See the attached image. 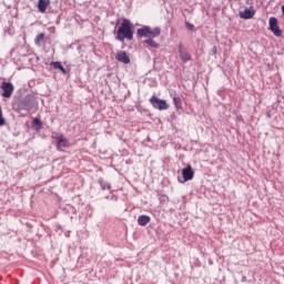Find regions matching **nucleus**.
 Returning a JSON list of instances; mask_svg holds the SVG:
<instances>
[{
	"label": "nucleus",
	"instance_id": "f257e3e1",
	"mask_svg": "<svg viewBox=\"0 0 284 284\" xmlns=\"http://www.w3.org/2000/svg\"><path fill=\"white\" fill-rule=\"evenodd\" d=\"M133 28H134V24H132V21H130L125 18L122 19V23L118 28V31L115 34L116 41H121V43H123L125 41V39L128 41H132V39H134Z\"/></svg>",
	"mask_w": 284,
	"mask_h": 284
},
{
	"label": "nucleus",
	"instance_id": "f03ea898",
	"mask_svg": "<svg viewBox=\"0 0 284 284\" xmlns=\"http://www.w3.org/2000/svg\"><path fill=\"white\" fill-rule=\"evenodd\" d=\"M32 108H34V102H32L30 97L20 98L13 103V110L22 116H28L32 111Z\"/></svg>",
	"mask_w": 284,
	"mask_h": 284
},
{
	"label": "nucleus",
	"instance_id": "7ed1b4c3",
	"mask_svg": "<svg viewBox=\"0 0 284 284\" xmlns=\"http://www.w3.org/2000/svg\"><path fill=\"white\" fill-rule=\"evenodd\" d=\"M136 34L140 37V39H156V37H161V28L155 27L152 29L148 26H143L141 29L136 30Z\"/></svg>",
	"mask_w": 284,
	"mask_h": 284
},
{
	"label": "nucleus",
	"instance_id": "20e7f679",
	"mask_svg": "<svg viewBox=\"0 0 284 284\" xmlns=\"http://www.w3.org/2000/svg\"><path fill=\"white\" fill-rule=\"evenodd\" d=\"M0 90H2L1 97H3V99H10L14 93V84H12V82H2Z\"/></svg>",
	"mask_w": 284,
	"mask_h": 284
},
{
	"label": "nucleus",
	"instance_id": "39448f33",
	"mask_svg": "<svg viewBox=\"0 0 284 284\" xmlns=\"http://www.w3.org/2000/svg\"><path fill=\"white\" fill-rule=\"evenodd\" d=\"M268 30H271L275 37H283V31L278 27V19L274 17L268 19Z\"/></svg>",
	"mask_w": 284,
	"mask_h": 284
},
{
	"label": "nucleus",
	"instance_id": "423d86ee",
	"mask_svg": "<svg viewBox=\"0 0 284 284\" xmlns=\"http://www.w3.org/2000/svg\"><path fill=\"white\" fill-rule=\"evenodd\" d=\"M150 103L153 105V108H155V110H168V108H170L165 100H161L156 97H152L150 99Z\"/></svg>",
	"mask_w": 284,
	"mask_h": 284
},
{
	"label": "nucleus",
	"instance_id": "0eeeda50",
	"mask_svg": "<svg viewBox=\"0 0 284 284\" xmlns=\"http://www.w3.org/2000/svg\"><path fill=\"white\" fill-rule=\"evenodd\" d=\"M179 55L181 61H183V63H187V61H192V55L190 54V52H187V50L181 42L179 43Z\"/></svg>",
	"mask_w": 284,
	"mask_h": 284
},
{
	"label": "nucleus",
	"instance_id": "6e6552de",
	"mask_svg": "<svg viewBox=\"0 0 284 284\" xmlns=\"http://www.w3.org/2000/svg\"><path fill=\"white\" fill-rule=\"evenodd\" d=\"M57 141V148L60 152H63V150H65V148H70V142H68V140L65 138H63V135H57L55 138Z\"/></svg>",
	"mask_w": 284,
	"mask_h": 284
},
{
	"label": "nucleus",
	"instance_id": "1a4fd4ad",
	"mask_svg": "<svg viewBox=\"0 0 284 284\" xmlns=\"http://www.w3.org/2000/svg\"><path fill=\"white\" fill-rule=\"evenodd\" d=\"M182 176L185 182L192 181V179H194V171L192 170V165L187 164V166L182 170Z\"/></svg>",
	"mask_w": 284,
	"mask_h": 284
},
{
	"label": "nucleus",
	"instance_id": "9d476101",
	"mask_svg": "<svg viewBox=\"0 0 284 284\" xmlns=\"http://www.w3.org/2000/svg\"><path fill=\"white\" fill-rule=\"evenodd\" d=\"M115 59L119 61V63H124V65H128L130 63V57H128V53L125 51H118L115 53Z\"/></svg>",
	"mask_w": 284,
	"mask_h": 284
},
{
	"label": "nucleus",
	"instance_id": "9b49d317",
	"mask_svg": "<svg viewBox=\"0 0 284 284\" xmlns=\"http://www.w3.org/2000/svg\"><path fill=\"white\" fill-rule=\"evenodd\" d=\"M255 11L252 9H245L244 11H240L241 19H254Z\"/></svg>",
	"mask_w": 284,
	"mask_h": 284
},
{
	"label": "nucleus",
	"instance_id": "f8f14e48",
	"mask_svg": "<svg viewBox=\"0 0 284 284\" xmlns=\"http://www.w3.org/2000/svg\"><path fill=\"white\" fill-rule=\"evenodd\" d=\"M49 6H50V0H39L38 1L39 12L45 13V10H48Z\"/></svg>",
	"mask_w": 284,
	"mask_h": 284
},
{
	"label": "nucleus",
	"instance_id": "ddd939ff",
	"mask_svg": "<svg viewBox=\"0 0 284 284\" xmlns=\"http://www.w3.org/2000/svg\"><path fill=\"white\" fill-rule=\"evenodd\" d=\"M150 221H152V219L148 215H140L138 217V224L141 226V227H145V225H148V223H150Z\"/></svg>",
	"mask_w": 284,
	"mask_h": 284
},
{
	"label": "nucleus",
	"instance_id": "4468645a",
	"mask_svg": "<svg viewBox=\"0 0 284 284\" xmlns=\"http://www.w3.org/2000/svg\"><path fill=\"white\" fill-rule=\"evenodd\" d=\"M98 183L101 186V190H112V184H110V182H106L103 178H100L98 180Z\"/></svg>",
	"mask_w": 284,
	"mask_h": 284
},
{
	"label": "nucleus",
	"instance_id": "2eb2a0df",
	"mask_svg": "<svg viewBox=\"0 0 284 284\" xmlns=\"http://www.w3.org/2000/svg\"><path fill=\"white\" fill-rule=\"evenodd\" d=\"M43 41H45V33H39L34 39V43L38 48H41V45H43Z\"/></svg>",
	"mask_w": 284,
	"mask_h": 284
},
{
	"label": "nucleus",
	"instance_id": "dca6fc26",
	"mask_svg": "<svg viewBox=\"0 0 284 284\" xmlns=\"http://www.w3.org/2000/svg\"><path fill=\"white\" fill-rule=\"evenodd\" d=\"M50 65H52V68L54 70H60V72H62V74H68V71L65 70V68H63V65L61 64V62H51Z\"/></svg>",
	"mask_w": 284,
	"mask_h": 284
},
{
	"label": "nucleus",
	"instance_id": "f3484780",
	"mask_svg": "<svg viewBox=\"0 0 284 284\" xmlns=\"http://www.w3.org/2000/svg\"><path fill=\"white\" fill-rule=\"evenodd\" d=\"M144 43H146V45H149V48H153V49H159V43H156V41L153 40V38H149L146 40H144Z\"/></svg>",
	"mask_w": 284,
	"mask_h": 284
},
{
	"label": "nucleus",
	"instance_id": "a211bd4d",
	"mask_svg": "<svg viewBox=\"0 0 284 284\" xmlns=\"http://www.w3.org/2000/svg\"><path fill=\"white\" fill-rule=\"evenodd\" d=\"M173 104L176 108V110L183 109V101H181V98L179 97L173 98Z\"/></svg>",
	"mask_w": 284,
	"mask_h": 284
},
{
	"label": "nucleus",
	"instance_id": "6ab92c4d",
	"mask_svg": "<svg viewBox=\"0 0 284 284\" xmlns=\"http://www.w3.org/2000/svg\"><path fill=\"white\" fill-rule=\"evenodd\" d=\"M105 200L106 201H114V202H118L119 201V197L114 194H111V195H108L105 196Z\"/></svg>",
	"mask_w": 284,
	"mask_h": 284
},
{
	"label": "nucleus",
	"instance_id": "aec40b11",
	"mask_svg": "<svg viewBox=\"0 0 284 284\" xmlns=\"http://www.w3.org/2000/svg\"><path fill=\"white\" fill-rule=\"evenodd\" d=\"M0 125H6V120L3 119V112L1 111V106H0Z\"/></svg>",
	"mask_w": 284,
	"mask_h": 284
},
{
	"label": "nucleus",
	"instance_id": "412c9836",
	"mask_svg": "<svg viewBox=\"0 0 284 284\" xmlns=\"http://www.w3.org/2000/svg\"><path fill=\"white\" fill-rule=\"evenodd\" d=\"M159 201H160V203H166L168 196L166 195H161Z\"/></svg>",
	"mask_w": 284,
	"mask_h": 284
},
{
	"label": "nucleus",
	"instance_id": "4be33fe9",
	"mask_svg": "<svg viewBox=\"0 0 284 284\" xmlns=\"http://www.w3.org/2000/svg\"><path fill=\"white\" fill-rule=\"evenodd\" d=\"M185 26H187V28H190V30H194V24L186 22Z\"/></svg>",
	"mask_w": 284,
	"mask_h": 284
},
{
	"label": "nucleus",
	"instance_id": "5701e85b",
	"mask_svg": "<svg viewBox=\"0 0 284 284\" xmlns=\"http://www.w3.org/2000/svg\"><path fill=\"white\" fill-rule=\"evenodd\" d=\"M212 52H213V54H216V52H217L216 47H213Z\"/></svg>",
	"mask_w": 284,
	"mask_h": 284
},
{
	"label": "nucleus",
	"instance_id": "b1692460",
	"mask_svg": "<svg viewBox=\"0 0 284 284\" xmlns=\"http://www.w3.org/2000/svg\"><path fill=\"white\" fill-rule=\"evenodd\" d=\"M245 281H247V278H246V277H243V278H242V282L245 283Z\"/></svg>",
	"mask_w": 284,
	"mask_h": 284
},
{
	"label": "nucleus",
	"instance_id": "393cba45",
	"mask_svg": "<svg viewBox=\"0 0 284 284\" xmlns=\"http://www.w3.org/2000/svg\"><path fill=\"white\" fill-rule=\"evenodd\" d=\"M34 122H36V123H39V119H36Z\"/></svg>",
	"mask_w": 284,
	"mask_h": 284
},
{
	"label": "nucleus",
	"instance_id": "a878e982",
	"mask_svg": "<svg viewBox=\"0 0 284 284\" xmlns=\"http://www.w3.org/2000/svg\"><path fill=\"white\" fill-rule=\"evenodd\" d=\"M268 119L271 118L270 113H267Z\"/></svg>",
	"mask_w": 284,
	"mask_h": 284
}]
</instances>
